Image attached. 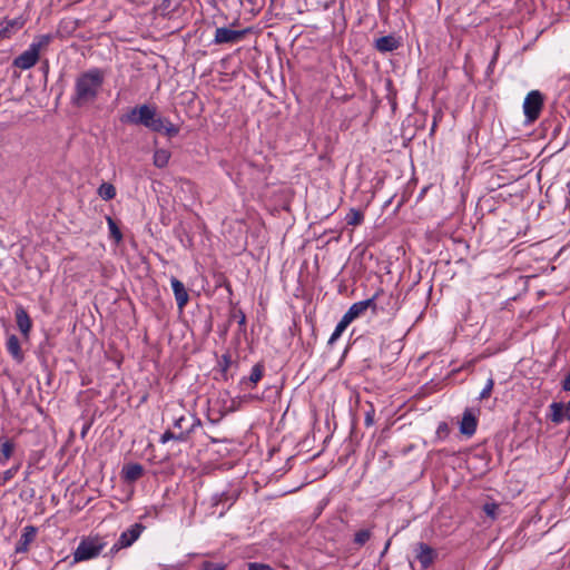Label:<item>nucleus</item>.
<instances>
[{"mask_svg": "<svg viewBox=\"0 0 570 570\" xmlns=\"http://www.w3.org/2000/svg\"><path fill=\"white\" fill-rule=\"evenodd\" d=\"M121 122L144 126L153 132L164 134L169 138L179 134V127L158 112L156 105L142 104L131 108L120 118Z\"/></svg>", "mask_w": 570, "mask_h": 570, "instance_id": "obj_1", "label": "nucleus"}, {"mask_svg": "<svg viewBox=\"0 0 570 570\" xmlns=\"http://www.w3.org/2000/svg\"><path fill=\"white\" fill-rule=\"evenodd\" d=\"M105 78L106 71L97 67L80 72L75 80L71 102L76 107L94 104L102 89Z\"/></svg>", "mask_w": 570, "mask_h": 570, "instance_id": "obj_2", "label": "nucleus"}, {"mask_svg": "<svg viewBox=\"0 0 570 570\" xmlns=\"http://www.w3.org/2000/svg\"><path fill=\"white\" fill-rule=\"evenodd\" d=\"M107 542L102 537L99 535H90L83 538L76 551L73 552V560L76 562L86 561L94 559L100 554V552L106 548Z\"/></svg>", "mask_w": 570, "mask_h": 570, "instance_id": "obj_3", "label": "nucleus"}, {"mask_svg": "<svg viewBox=\"0 0 570 570\" xmlns=\"http://www.w3.org/2000/svg\"><path fill=\"white\" fill-rule=\"evenodd\" d=\"M543 95L539 90H531L523 101V114L528 124L534 122L543 108Z\"/></svg>", "mask_w": 570, "mask_h": 570, "instance_id": "obj_4", "label": "nucleus"}, {"mask_svg": "<svg viewBox=\"0 0 570 570\" xmlns=\"http://www.w3.org/2000/svg\"><path fill=\"white\" fill-rule=\"evenodd\" d=\"M379 296V292H376L372 297L356 302L350 306L346 313L342 316L348 324H351L356 318L363 316L367 309H372L373 314H376V298Z\"/></svg>", "mask_w": 570, "mask_h": 570, "instance_id": "obj_5", "label": "nucleus"}, {"mask_svg": "<svg viewBox=\"0 0 570 570\" xmlns=\"http://www.w3.org/2000/svg\"><path fill=\"white\" fill-rule=\"evenodd\" d=\"M415 559L420 562L422 570H428L434 562L438 553L429 544L419 542L414 547Z\"/></svg>", "mask_w": 570, "mask_h": 570, "instance_id": "obj_6", "label": "nucleus"}, {"mask_svg": "<svg viewBox=\"0 0 570 570\" xmlns=\"http://www.w3.org/2000/svg\"><path fill=\"white\" fill-rule=\"evenodd\" d=\"M247 29L244 30H232L225 27L217 28L215 31L214 43H235L240 41L247 33Z\"/></svg>", "mask_w": 570, "mask_h": 570, "instance_id": "obj_7", "label": "nucleus"}, {"mask_svg": "<svg viewBox=\"0 0 570 570\" xmlns=\"http://www.w3.org/2000/svg\"><path fill=\"white\" fill-rule=\"evenodd\" d=\"M39 53L36 48H28L13 59L12 65L21 70H28L39 61Z\"/></svg>", "mask_w": 570, "mask_h": 570, "instance_id": "obj_8", "label": "nucleus"}, {"mask_svg": "<svg viewBox=\"0 0 570 570\" xmlns=\"http://www.w3.org/2000/svg\"><path fill=\"white\" fill-rule=\"evenodd\" d=\"M26 20L22 17L3 19L0 21V40L10 39L17 31L23 28Z\"/></svg>", "mask_w": 570, "mask_h": 570, "instance_id": "obj_9", "label": "nucleus"}, {"mask_svg": "<svg viewBox=\"0 0 570 570\" xmlns=\"http://www.w3.org/2000/svg\"><path fill=\"white\" fill-rule=\"evenodd\" d=\"M145 527L141 523H135L126 531L121 532L119 539V547L129 548L131 547L141 535Z\"/></svg>", "mask_w": 570, "mask_h": 570, "instance_id": "obj_10", "label": "nucleus"}, {"mask_svg": "<svg viewBox=\"0 0 570 570\" xmlns=\"http://www.w3.org/2000/svg\"><path fill=\"white\" fill-rule=\"evenodd\" d=\"M476 426H478L476 414L473 412V410L466 409L463 412V415H462V419L460 422V432L463 435L471 438L475 433Z\"/></svg>", "mask_w": 570, "mask_h": 570, "instance_id": "obj_11", "label": "nucleus"}, {"mask_svg": "<svg viewBox=\"0 0 570 570\" xmlns=\"http://www.w3.org/2000/svg\"><path fill=\"white\" fill-rule=\"evenodd\" d=\"M170 285H171V289H173L177 306L181 311L185 308V306L187 305V303L189 301L188 292H187L185 285L183 284V282H180L178 278H176L174 276L170 278Z\"/></svg>", "mask_w": 570, "mask_h": 570, "instance_id": "obj_12", "label": "nucleus"}, {"mask_svg": "<svg viewBox=\"0 0 570 570\" xmlns=\"http://www.w3.org/2000/svg\"><path fill=\"white\" fill-rule=\"evenodd\" d=\"M196 425H200V420L197 417H193V424L190 425L189 429H187L185 431H180L179 433H174L173 431L167 430L161 434L160 443L165 444L170 440L185 442V441H187L188 435L190 434V432L194 431Z\"/></svg>", "mask_w": 570, "mask_h": 570, "instance_id": "obj_13", "label": "nucleus"}, {"mask_svg": "<svg viewBox=\"0 0 570 570\" xmlns=\"http://www.w3.org/2000/svg\"><path fill=\"white\" fill-rule=\"evenodd\" d=\"M14 316L18 328L20 330L21 334L28 338L32 327V321L28 312L22 306H18L16 308Z\"/></svg>", "mask_w": 570, "mask_h": 570, "instance_id": "obj_14", "label": "nucleus"}, {"mask_svg": "<svg viewBox=\"0 0 570 570\" xmlns=\"http://www.w3.org/2000/svg\"><path fill=\"white\" fill-rule=\"evenodd\" d=\"M37 533V529L32 525H27L23 528L20 539L16 544V552L23 553L29 549V544L35 540Z\"/></svg>", "mask_w": 570, "mask_h": 570, "instance_id": "obj_15", "label": "nucleus"}, {"mask_svg": "<svg viewBox=\"0 0 570 570\" xmlns=\"http://www.w3.org/2000/svg\"><path fill=\"white\" fill-rule=\"evenodd\" d=\"M144 474V468L139 463L126 464L121 470L122 479L126 482H135Z\"/></svg>", "mask_w": 570, "mask_h": 570, "instance_id": "obj_16", "label": "nucleus"}, {"mask_svg": "<svg viewBox=\"0 0 570 570\" xmlns=\"http://www.w3.org/2000/svg\"><path fill=\"white\" fill-rule=\"evenodd\" d=\"M6 347L8 353L17 361L22 362L23 361V353L21 351L20 341L19 338L11 334L8 336L6 342Z\"/></svg>", "mask_w": 570, "mask_h": 570, "instance_id": "obj_17", "label": "nucleus"}, {"mask_svg": "<svg viewBox=\"0 0 570 570\" xmlns=\"http://www.w3.org/2000/svg\"><path fill=\"white\" fill-rule=\"evenodd\" d=\"M399 46V41L393 36H384L375 40V49L380 52L394 51Z\"/></svg>", "mask_w": 570, "mask_h": 570, "instance_id": "obj_18", "label": "nucleus"}, {"mask_svg": "<svg viewBox=\"0 0 570 570\" xmlns=\"http://www.w3.org/2000/svg\"><path fill=\"white\" fill-rule=\"evenodd\" d=\"M13 452V441L7 438L0 439V464L4 465L11 459Z\"/></svg>", "mask_w": 570, "mask_h": 570, "instance_id": "obj_19", "label": "nucleus"}, {"mask_svg": "<svg viewBox=\"0 0 570 570\" xmlns=\"http://www.w3.org/2000/svg\"><path fill=\"white\" fill-rule=\"evenodd\" d=\"M549 410H550V414H549V419L556 423V424H560L562 423L563 421H566V416H564V403L562 402H552L550 405H549Z\"/></svg>", "mask_w": 570, "mask_h": 570, "instance_id": "obj_20", "label": "nucleus"}, {"mask_svg": "<svg viewBox=\"0 0 570 570\" xmlns=\"http://www.w3.org/2000/svg\"><path fill=\"white\" fill-rule=\"evenodd\" d=\"M170 157L171 154L169 150L159 148L154 153L153 163L157 168H165L168 165Z\"/></svg>", "mask_w": 570, "mask_h": 570, "instance_id": "obj_21", "label": "nucleus"}, {"mask_svg": "<svg viewBox=\"0 0 570 570\" xmlns=\"http://www.w3.org/2000/svg\"><path fill=\"white\" fill-rule=\"evenodd\" d=\"M263 373H264L263 365L255 364L252 367L249 376L248 377H243L242 381H240V384H252V385H255V384H257L262 380Z\"/></svg>", "mask_w": 570, "mask_h": 570, "instance_id": "obj_22", "label": "nucleus"}, {"mask_svg": "<svg viewBox=\"0 0 570 570\" xmlns=\"http://www.w3.org/2000/svg\"><path fill=\"white\" fill-rule=\"evenodd\" d=\"M363 220L364 214L356 208H351L345 217V222L350 226H358L363 223Z\"/></svg>", "mask_w": 570, "mask_h": 570, "instance_id": "obj_23", "label": "nucleus"}, {"mask_svg": "<svg viewBox=\"0 0 570 570\" xmlns=\"http://www.w3.org/2000/svg\"><path fill=\"white\" fill-rule=\"evenodd\" d=\"M97 193L104 200H110L114 199L116 196V188L110 183H102L98 187Z\"/></svg>", "mask_w": 570, "mask_h": 570, "instance_id": "obj_24", "label": "nucleus"}, {"mask_svg": "<svg viewBox=\"0 0 570 570\" xmlns=\"http://www.w3.org/2000/svg\"><path fill=\"white\" fill-rule=\"evenodd\" d=\"M51 40H52L51 35H42V36L38 37L29 47L36 48L37 52L40 55L41 49L47 48L49 46V43L51 42Z\"/></svg>", "mask_w": 570, "mask_h": 570, "instance_id": "obj_25", "label": "nucleus"}, {"mask_svg": "<svg viewBox=\"0 0 570 570\" xmlns=\"http://www.w3.org/2000/svg\"><path fill=\"white\" fill-rule=\"evenodd\" d=\"M107 224L110 232V237L114 238L116 243H119L122 239V234L117 223L110 216H107Z\"/></svg>", "mask_w": 570, "mask_h": 570, "instance_id": "obj_26", "label": "nucleus"}, {"mask_svg": "<svg viewBox=\"0 0 570 570\" xmlns=\"http://www.w3.org/2000/svg\"><path fill=\"white\" fill-rule=\"evenodd\" d=\"M348 325L350 324L344 318H341V321L337 323L334 332L332 333L328 340V344H334L341 337V335L347 328Z\"/></svg>", "mask_w": 570, "mask_h": 570, "instance_id": "obj_27", "label": "nucleus"}, {"mask_svg": "<svg viewBox=\"0 0 570 570\" xmlns=\"http://www.w3.org/2000/svg\"><path fill=\"white\" fill-rule=\"evenodd\" d=\"M371 535L372 533L368 529H362L355 533L354 542L357 546H363L371 539Z\"/></svg>", "mask_w": 570, "mask_h": 570, "instance_id": "obj_28", "label": "nucleus"}, {"mask_svg": "<svg viewBox=\"0 0 570 570\" xmlns=\"http://www.w3.org/2000/svg\"><path fill=\"white\" fill-rule=\"evenodd\" d=\"M20 463L11 466L10 469L6 470L2 474V481L0 482L1 485L6 484L8 481H10L14 475L18 473L20 469Z\"/></svg>", "mask_w": 570, "mask_h": 570, "instance_id": "obj_29", "label": "nucleus"}, {"mask_svg": "<svg viewBox=\"0 0 570 570\" xmlns=\"http://www.w3.org/2000/svg\"><path fill=\"white\" fill-rule=\"evenodd\" d=\"M493 386H494V381H493L492 377H489L487 383H485V386L482 389V391L480 393L479 399L480 400H484V399L490 397V395L492 393V390H493Z\"/></svg>", "mask_w": 570, "mask_h": 570, "instance_id": "obj_30", "label": "nucleus"}, {"mask_svg": "<svg viewBox=\"0 0 570 570\" xmlns=\"http://www.w3.org/2000/svg\"><path fill=\"white\" fill-rule=\"evenodd\" d=\"M498 509H499V505H498L497 503H494V502H492V503H485V504L483 505V511H484V512H485V514H487L488 517H490L491 519H495Z\"/></svg>", "mask_w": 570, "mask_h": 570, "instance_id": "obj_31", "label": "nucleus"}, {"mask_svg": "<svg viewBox=\"0 0 570 570\" xmlns=\"http://www.w3.org/2000/svg\"><path fill=\"white\" fill-rule=\"evenodd\" d=\"M232 317L235 318L240 327H244L246 324V315L242 309H235L232 314Z\"/></svg>", "mask_w": 570, "mask_h": 570, "instance_id": "obj_32", "label": "nucleus"}, {"mask_svg": "<svg viewBox=\"0 0 570 570\" xmlns=\"http://www.w3.org/2000/svg\"><path fill=\"white\" fill-rule=\"evenodd\" d=\"M248 570H274L269 564L261 562H249Z\"/></svg>", "mask_w": 570, "mask_h": 570, "instance_id": "obj_33", "label": "nucleus"}, {"mask_svg": "<svg viewBox=\"0 0 570 570\" xmlns=\"http://www.w3.org/2000/svg\"><path fill=\"white\" fill-rule=\"evenodd\" d=\"M202 570H225L223 564H216L209 561L203 563Z\"/></svg>", "mask_w": 570, "mask_h": 570, "instance_id": "obj_34", "label": "nucleus"}, {"mask_svg": "<svg viewBox=\"0 0 570 570\" xmlns=\"http://www.w3.org/2000/svg\"><path fill=\"white\" fill-rule=\"evenodd\" d=\"M374 415H375L374 409H371L370 411H367L365 413L364 423L366 426H372L374 424Z\"/></svg>", "mask_w": 570, "mask_h": 570, "instance_id": "obj_35", "label": "nucleus"}, {"mask_svg": "<svg viewBox=\"0 0 570 570\" xmlns=\"http://www.w3.org/2000/svg\"><path fill=\"white\" fill-rule=\"evenodd\" d=\"M121 549H124L122 547H119V542L117 541L111 548L110 550L108 551V553L106 556L112 558L116 553H118Z\"/></svg>", "mask_w": 570, "mask_h": 570, "instance_id": "obj_36", "label": "nucleus"}, {"mask_svg": "<svg viewBox=\"0 0 570 570\" xmlns=\"http://www.w3.org/2000/svg\"><path fill=\"white\" fill-rule=\"evenodd\" d=\"M562 390L566 392H570V371L568 372L567 376L562 381Z\"/></svg>", "mask_w": 570, "mask_h": 570, "instance_id": "obj_37", "label": "nucleus"}, {"mask_svg": "<svg viewBox=\"0 0 570 570\" xmlns=\"http://www.w3.org/2000/svg\"><path fill=\"white\" fill-rule=\"evenodd\" d=\"M185 421H186V417L184 415H180L179 417L174 420V428L183 431V423Z\"/></svg>", "mask_w": 570, "mask_h": 570, "instance_id": "obj_38", "label": "nucleus"}, {"mask_svg": "<svg viewBox=\"0 0 570 570\" xmlns=\"http://www.w3.org/2000/svg\"><path fill=\"white\" fill-rule=\"evenodd\" d=\"M564 409H566V411H564L566 420L570 421V401L567 404H564Z\"/></svg>", "mask_w": 570, "mask_h": 570, "instance_id": "obj_39", "label": "nucleus"}, {"mask_svg": "<svg viewBox=\"0 0 570 570\" xmlns=\"http://www.w3.org/2000/svg\"><path fill=\"white\" fill-rule=\"evenodd\" d=\"M224 499H227V494L226 493H220L218 497H215L214 498L215 504H218V503L223 502Z\"/></svg>", "mask_w": 570, "mask_h": 570, "instance_id": "obj_40", "label": "nucleus"}, {"mask_svg": "<svg viewBox=\"0 0 570 570\" xmlns=\"http://www.w3.org/2000/svg\"><path fill=\"white\" fill-rule=\"evenodd\" d=\"M390 546H391V539L386 541L385 547L381 553V557H383L387 552Z\"/></svg>", "mask_w": 570, "mask_h": 570, "instance_id": "obj_41", "label": "nucleus"}, {"mask_svg": "<svg viewBox=\"0 0 570 570\" xmlns=\"http://www.w3.org/2000/svg\"><path fill=\"white\" fill-rule=\"evenodd\" d=\"M88 429H89V425H86V426H83V428H82V432H81V435H82V436H85V435H86V433H87Z\"/></svg>", "mask_w": 570, "mask_h": 570, "instance_id": "obj_42", "label": "nucleus"}, {"mask_svg": "<svg viewBox=\"0 0 570 570\" xmlns=\"http://www.w3.org/2000/svg\"><path fill=\"white\" fill-rule=\"evenodd\" d=\"M444 429H446V424H442V425H440V428H439V430H441V431H444Z\"/></svg>", "mask_w": 570, "mask_h": 570, "instance_id": "obj_43", "label": "nucleus"}, {"mask_svg": "<svg viewBox=\"0 0 570 570\" xmlns=\"http://www.w3.org/2000/svg\"><path fill=\"white\" fill-rule=\"evenodd\" d=\"M444 429H446V424H442V425H440V428H439V430H441V431H444Z\"/></svg>", "mask_w": 570, "mask_h": 570, "instance_id": "obj_44", "label": "nucleus"}]
</instances>
